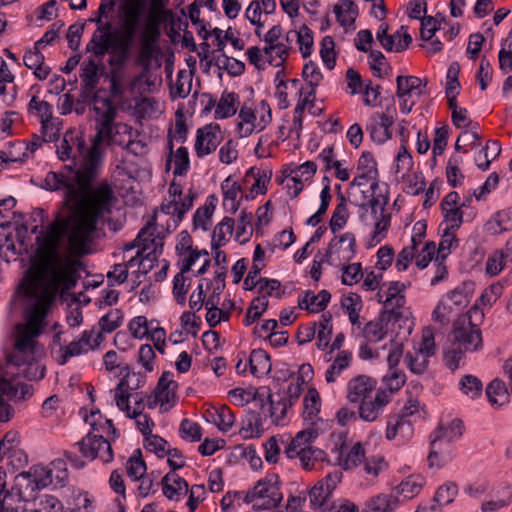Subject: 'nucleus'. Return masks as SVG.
<instances>
[{
  "mask_svg": "<svg viewBox=\"0 0 512 512\" xmlns=\"http://www.w3.org/2000/svg\"><path fill=\"white\" fill-rule=\"evenodd\" d=\"M66 222L52 221L45 233L36 237L37 247L31 257L30 266L17 287L47 309L60 289H73L80 278L78 268L82 266L81 261L71 260L60 251L63 238L67 236L72 254L82 257L90 254L88 246L96 234L93 232L81 248L71 242L72 225Z\"/></svg>",
  "mask_w": 512,
  "mask_h": 512,
  "instance_id": "1",
  "label": "nucleus"
},
{
  "mask_svg": "<svg viewBox=\"0 0 512 512\" xmlns=\"http://www.w3.org/2000/svg\"><path fill=\"white\" fill-rule=\"evenodd\" d=\"M84 162L85 158L77 168L74 161L73 165H65L62 172L50 171L44 180L48 190H66L63 204L68 207L69 214L65 217L57 213L53 221H67L71 224V242L81 248L90 235L97 232L99 222L112 214L118 202L112 185L106 179L95 186L93 183L97 179H93L89 185L81 187L76 177Z\"/></svg>",
  "mask_w": 512,
  "mask_h": 512,
  "instance_id": "2",
  "label": "nucleus"
},
{
  "mask_svg": "<svg viewBox=\"0 0 512 512\" xmlns=\"http://www.w3.org/2000/svg\"><path fill=\"white\" fill-rule=\"evenodd\" d=\"M11 305L14 309L20 308L26 319V326L19 332L13 356L10 362L20 366L25 364L27 359L33 358L35 338L41 333L42 322L45 319L48 309L38 304L20 290H16Z\"/></svg>",
  "mask_w": 512,
  "mask_h": 512,
  "instance_id": "3",
  "label": "nucleus"
},
{
  "mask_svg": "<svg viewBox=\"0 0 512 512\" xmlns=\"http://www.w3.org/2000/svg\"><path fill=\"white\" fill-rule=\"evenodd\" d=\"M119 126L121 124H96V135L91 139V147L86 153L85 162L76 177L82 188L100 176L104 160L102 144L106 143L108 146L118 144L116 135L119 131L116 128Z\"/></svg>",
  "mask_w": 512,
  "mask_h": 512,
  "instance_id": "4",
  "label": "nucleus"
},
{
  "mask_svg": "<svg viewBox=\"0 0 512 512\" xmlns=\"http://www.w3.org/2000/svg\"><path fill=\"white\" fill-rule=\"evenodd\" d=\"M282 499L279 476L269 474L259 480L252 490L245 493L243 502L252 503L254 510H268L277 507Z\"/></svg>",
  "mask_w": 512,
  "mask_h": 512,
  "instance_id": "5",
  "label": "nucleus"
},
{
  "mask_svg": "<svg viewBox=\"0 0 512 512\" xmlns=\"http://www.w3.org/2000/svg\"><path fill=\"white\" fill-rule=\"evenodd\" d=\"M473 314L483 318L482 311L473 306L468 313L460 315L453 323L452 335L455 342L459 343L464 351H478L483 347V339L480 328L472 322Z\"/></svg>",
  "mask_w": 512,
  "mask_h": 512,
  "instance_id": "6",
  "label": "nucleus"
},
{
  "mask_svg": "<svg viewBox=\"0 0 512 512\" xmlns=\"http://www.w3.org/2000/svg\"><path fill=\"white\" fill-rule=\"evenodd\" d=\"M45 488V481L36 482L30 470L19 473L14 480V485L4 495L2 499V507L7 510H13V504L20 501H28L34 497V493Z\"/></svg>",
  "mask_w": 512,
  "mask_h": 512,
  "instance_id": "7",
  "label": "nucleus"
},
{
  "mask_svg": "<svg viewBox=\"0 0 512 512\" xmlns=\"http://www.w3.org/2000/svg\"><path fill=\"white\" fill-rule=\"evenodd\" d=\"M342 471L335 470L318 481L309 491L311 506L318 512H330L334 508L332 492L342 479Z\"/></svg>",
  "mask_w": 512,
  "mask_h": 512,
  "instance_id": "8",
  "label": "nucleus"
},
{
  "mask_svg": "<svg viewBox=\"0 0 512 512\" xmlns=\"http://www.w3.org/2000/svg\"><path fill=\"white\" fill-rule=\"evenodd\" d=\"M81 454L90 460L100 458L104 463L113 460V450L110 442L102 435H95L89 432L81 441L77 443Z\"/></svg>",
  "mask_w": 512,
  "mask_h": 512,
  "instance_id": "9",
  "label": "nucleus"
},
{
  "mask_svg": "<svg viewBox=\"0 0 512 512\" xmlns=\"http://www.w3.org/2000/svg\"><path fill=\"white\" fill-rule=\"evenodd\" d=\"M390 401V394L385 389H378L374 397L359 402V417L366 422L376 421Z\"/></svg>",
  "mask_w": 512,
  "mask_h": 512,
  "instance_id": "10",
  "label": "nucleus"
},
{
  "mask_svg": "<svg viewBox=\"0 0 512 512\" xmlns=\"http://www.w3.org/2000/svg\"><path fill=\"white\" fill-rule=\"evenodd\" d=\"M220 132L219 124L210 123L197 130L195 140V151L199 158L214 152L221 142L218 136Z\"/></svg>",
  "mask_w": 512,
  "mask_h": 512,
  "instance_id": "11",
  "label": "nucleus"
},
{
  "mask_svg": "<svg viewBox=\"0 0 512 512\" xmlns=\"http://www.w3.org/2000/svg\"><path fill=\"white\" fill-rule=\"evenodd\" d=\"M112 24L105 22L98 25L93 33L90 42L87 44L86 50L92 52L96 57L104 56L109 50L116 33H111Z\"/></svg>",
  "mask_w": 512,
  "mask_h": 512,
  "instance_id": "12",
  "label": "nucleus"
},
{
  "mask_svg": "<svg viewBox=\"0 0 512 512\" xmlns=\"http://www.w3.org/2000/svg\"><path fill=\"white\" fill-rule=\"evenodd\" d=\"M124 13V34L134 38L140 19L146 10V1L121 0Z\"/></svg>",
  "mask_w": 512,
  "mask_h": 512,
  "instance_id": "13",
  "label": "nucleus"
},
{
  "mask_svg": "<svg viewBox=\"0 0 512 512\" xmlns=\"http://www.w3.org/2000/svg\"><path fill=\"white\" fill-rule=\"evenodd\" d=\"M377 381L366 375H358L348 383V399L352 403H359L371 397L375 391Z\"/></svg>",
  "mask_w": 512,
  "mask_h": 512,
  "instance_id": "14",
  "label": "nucleus"
},
{
  "mask_svg": "<svg viewBox=\"0 0 512 512\" xmlns=\"http://www.w3.org/2000/svg\"><path fill=\"white\" fill-rule=\"evenodd\" d=\"M356 252V239L353 233L346 232L339 238L334 237L328 244L325 256L331 257L337 254L339 259L344 261L351 260Z\"/></svg>",
  "mask_w": 512,
  "mask_h": 512,
  "instance_id": "15",
  "label": "nucleus"
},
{
  "mask_svg": "<svg viewBox=\"0 0 512 512\" xmlns=\"http://www.w3.org/2000/svg\"><path fill=\"white\" fill-rule=\"evenodd\" d=\"M129 330L131 331L132 336L136 339L147 337L153 342L164 344V340L166 338V332L162 327H156L149 333L148 321L145 316H137L133 318L129 323Z\"/></svg>",
  "mask_w": 512,
  "mask_h": 512,
  "instance_id": "16",
  "label": "nucleus"
},
{
  "mask_svg": "<svg viewBox=\"0 0 512 512\" xmlns=\"http://www.w3.org/2000/svg\"><path fill=\"white\" fill-rule=\"evenodd\" d=\"M133 42V38L124 34L122 38L114 36V40L110 46V50L107 53L116 55L108 59L110 66L123 67L130 56V49Z\"/></svg>",
  "mask_w": 512,
  "mask_h": 512,
  "instance_id": "17",
  "label": "nucleus"
},
{
  "mask_svg": "<svg viewBox=\"0 0 512 512\" xmlns=\"http://www.w3.org/2000/svg\"><path fill=\"white\" fill-rule=\"evenodd\" d=\"M167 147L169 149V155L166 160V171H168L171 167L172 158L174 155V176H184L188 172V169L190 167V159H189V153L186 147H179L176 152H173V140L170 138L167 143Z\"/></svg>",
  "mask_w": 512,
  "mask_h": 512,
  "instance_id": "18",
  "label": "nucleus"
},
{
  "mask_svg": "<svg viewBox=\"0 0 512 512\" xmlns=\"http://www.w3.org/2000/svg\"><path fill=\"white\" fill-rule=\"evenodd\" d=\"M465 426L462 420L453 419L448 426L439 425L437 429L430 435L431 446L436 445V442L446 439L448 442H453L459 439L464 432Z\"/></svg>",
  "mask_w": 512,
  "mask_h": 512,
  "instance_id": "19",
  "label": "nucleus"
},
{
  "mask_svg": "<svg viewBox=\"0 0 512 512\" xmlns=\"http://www.w3.org/2000/svg\"><path fill=\"white\" fill-rule=\"evenodd\" d=\"M318 435V429L314 425H311L307 429H304L296 434V436L285 448L284 453L288 458H295L294 452H296V450H300L301 448H309L310 443L316 439Z\"/></svg>",
  "mask_w": 512,
  "mask_h": 512,
  "instance_id": "20",
  "label": "nucleus"
},
{
  "mask_svg": "<svg viewBox=\"0 0 512 512\" xmlns=\"http://www.w3.org/2000/svg\"><path fill=\"white\" fill-rule=\"evenodd\" d=\"M239 95L235 92L224 91L216 105L214 112L215 119H227L237 112Z\"/></svg>",
  "mask_w": 512,
  "mask_h": 512,
  "instance_id": "21",
  "label": "nucleus"
},
{
  "mask_svg": "<svg viewBox=\"0 0 512 512\" xmlns=\"http://www.w3.org/2000/svg\"><path fill=\"white\" fill-rule=\"evenodd\" d=\"M216 201L217 198L215 195H209L205 204L195 211L193 215L194 229L202 228L204 231L208 230L209 223L216 208Z\"/></svg>",
  "mask_w": 512,
  "mask_h": 512,
  "instance_id": "22",
  "label": "nucleus"
},
{
  "mask_svg": "<svg viewBox=\"0 0 512 512\" xmlns=\"http://www.w3.org/2000/svg\"><path fill=\"white\" fill-rule=\"evenodd\" d=\"M336 19L341 26L352 25L358 17L357 4L352 0H341L333 9Z\"/></svg>",
  "mask_w": 512,
  "mask_h": 512,
  "instance_id": "23",
  "label": "nucleus"
},
{
  "mask_svg": "<svg viewBox=\"0 0 512 512\" xmlns=\"http://www.w3.org/2000/svg\"><path fill=\"white\" fill-rule=\"evenodd\" d=\"M80 77L82 80L81 93L87 97L98 84V67L93 59H89L84 64Z\"/></svg>",
  "mask_w": 512,
  "mask_h": 512,
  "instance_id": "24",
  "label": "nucleus"
},
{
  "mask_svg": "<svg viewBox=\"0 0 512 512\" xmlns=\"http://www.w3.org/2000/svg\"><path fill=\"white\" fill-rule=\"evenodd\" d=\"M415 91L416 89L403 81L401 76L396 77V96L400 101V110L403 114H409L415 106L416 102L412 100Z\"/></svg>",
  "mask_w": 512,
  "mask_h": 512,
  "instance_id": "25",
  "label": "nucleus"
},
{
  "mask_svg": "<svg viewBox=\"0 0 512 512\" xmlns=\"http://www.w3.org/2000/svg\"><path fill=\"white\" fill-rule=\"evenodd\" d=\"M397 506V499H394L392 493L379 494L365 502L363 512H393Z\"/></svg>",
  "mask_w": 512,
  "mask_h": 512,
  "instance_id": "26",
  "label": "nucleus"
},
{
  "mask_svg": "<svg viewBox=\"0 0 512 512\" xmlns=\"http://www.w3.org/2000/svg\"><path fill=\"white\" fill-rule=\"evenodd\" d=\"M420 490L421 484L416 478L410 476L393 489L392 495L394 499H397V504L399 505L403 501L412 499Z\"/></svg>",
  "mask_w": 512,
  "mask_h": 512,
  "instance_id": "27",
  "label": "nucleus"
},
{
  "mask_svg": "<svg viewBox=\"0 0 512 512\" xmlns=\"http://www.w3.org/2000/svg\"><path fill=\"white\" fill-rule=\"evenodd\" d=\"M270 355L263 349L258 348L252 350L249 357L250 372L253 376L259 373H268L271 371L272 365Z\"/></svg>",
  "mask_w": 512,
  "mask_h": 512,
  "instance_id": "28",
  "label": "nucleus"
},
{
  "mask_svg": "<svg viewBox=\"0 0 512 512\" xmlns=\"http://www.w3.org/2000/svg\"><path fill=\"white\" fill-rule=\"evenodd\" d=\"M331 294L327 290H321L317 295H315L312 291L308 290L305 292L303 299H299L298 306L301 309L310 310V305H317L318 310H324L328 303L330 302ZM312 312L316 310L312 309Z\"/></svg>",
  "mask_w": 512,
  "mask_h": 512,
  "instance_id": "29",
  "label": "nucleus"
},
{
  "mask_svg": "<svg viewBox=\"0 0 512 512\" xmlns=\"http://www.w3.org/2000/svg\"><path fill=\"white\" fill-rule=\"evenodd\" d=\"M221 188L224 196L223 204L225 207L229 206V211L234 214L240 206V201H237V194L242 191V187L237 182L231 183V178L227 177L222 182Z\"/></svg>",
  "mask_w": 512,
  "mask_h": 512,
  "instance_id": "30",
  "label": "nucleus"
},
{
  "mask_svg": "<svg viewBox=\"0 0 512 512\" xmlns=\"http://www.w3.org/2000/svg\"><path fill=\"white\" fill-rule=\"evenodd\" d=\"M304 405V419L310 420L311 425L315 426V419L320 412V395L315 388L308 390V393L303 400Z\"/></svg>",
  "mask_w": 512,
  "mask_h": 512,
  "instance_id": "31",
  "label": "nucleus"
},
{
  "mask_svg": "<svg viewBox=\"0 0 512 512\" xmlns=\"http://www.w3.org/2000/svg\"><path fill=\"white\" fill-rule=\"evenodd\" d=\"M352 353L347 350H342L338 353L333 363L328 367L325 373V380L332 383L336 380V376L346 369L351 362Z\"/></svg>",
  "mask_w": 512,
  "mask_h": 512,
  "instance_id": "32",
  "label": "nucleus"
},
{
  "mask_svg": "<svg viewBox=\"0 0 512 512\" xmlns=\"http://www.w3.org/2000/svg\"><path fill=\"white\" fill-rule=\"evenodd\" d=\"M486 395L492 406H502L508 398L507 388L503 381L495 379L486 387Z\"/></svg>",
  "mask_w": 512,
  "mask_h": 512,
  "instance_id": "33",
  "label": "nucleus"
},
{
  "mask_svg": "<svg viewBox=\"0 0 512 512\" xmlns=\"http://www.w3.org/2000/svg\"><path fill=\"white\" fill-rule=\"evenodd\" d=\"M18 390L5 378H0V421H8L13 411L12 407L4 401L3 396L16 397Z\"/></svg>",
  "mask_w": 512,
  "mask_h": 512,
  "instance_id": "34",
  "label": "nucleus"
},
{
  "mask_svg": "<svg viewBox=\"0 0 512 512\" xmlns=\"http://www.w3.org/2000/svg\"><path fill=\"white\" fill-rule=\"evenodd\" d=\"M147 240H143V247L141 250H139L135 257L131 258L127 265L133 266L134 263L139 260V265L142 266L143 272L148 273L155 265V263L158 261V252H157V246L153 248L152 251L148 252L146 255H143V252L149 248V245L146 244Z\"/></svg>",
  "mask_w": 512,
  "mask_h": 512,
  "instance_id": "35",
  "label": "nucleus"
},
{
  "mask_svg": "<svg viewBox=\"0 0 512 512\" xmlns=\"http://www.w3.org/2000/svg\"><path fill=\"white\" fill-rule=\"evenodd\" d=\"M268 299L267 296H258L255 299L252 300L250 303L245 318L243 320V323L245 326L252 325L255 321H257L262 314L267 310L268 308Z\"/></svg>",
  "mask_w": 512,
  "mask_h": 512,
  "instance_id": "36",
  "label": "nucleus"
},
{
  "mask_svg": "<svg viewBox=\"0 0 512 512\" xmlns=\"http://www.w3.org/2000/svg\"><path fill=\"white\" fill-rule=\"evenodd\" d=\"M493 220L495 225L498 227L496 229L492 222L487 223V229L491 231L493 234H500L505 231H509L512 229V207H509L505 210H501L495 213L493 216Z\"/></svg>",
  "mask_w": 512,
  "mask_h": 512,
  "instance_id": "37",
  "label": "nucleus"
},
{
  "mask_svg": "<svg viewBox=\"0 0 512 512\" xmlns=\"http://www.w3.org/2000/svg\"><path fill=\"white\" fill-rule=\"evenodd\" d=\"M302 77L309 84L310 91L308 92V96H315L316 88L318 87L320 81L323 78L321 71L318 66L313 61H308L302 70Z\"/></svg>",
  "mask_w": 512,
  "mask_h": 512,
  "instance_id": "38",
  "label": "nucleus"
},
{
  "mask_svg": "<svg viewBox=\"0 0 512 512\" xmlns=\"http://www.w3.org/2000/svg\"><path fill=\"white\" fill-rule=\"evenodd\" d=\"M459 389L466 396L470 397L471 399H475L481 396L483 391V384L479 378L468 374L461 378L459 382Z\"/></svg>",
  "mask_w": 512,
  "mask_h": 512,
  "instance_id": "39",
  "label": "nucleus"
},
{
  "mask_svg": "<svg viewBox=\"0 0 512 512\" xmlns=\"http://www.w3.org/2000/svg\"><path fill=\"white\" fill-rule=\"evenodd\" d=\"M123 313L120 309H112L99 319V331L111 333L121 326Z\"/></svg>",
  "mask_w": 512,
  "mask_h": 512,
  "instance_id": "40",
  "label": "nucleus"
},
{
  "mask_svg": "<svg viewBox=\"0 0 512 512\" xmlns=\"http://www.w3.org/2000/svg\"><path fill=\"white\" fill-rule=\"evenodd\" d=\"M406 289V285L400 281H392L389 283V287L386 293V299L384 300V306L389 307L393 305L395 300V306L401 308L405 304V296L402 292Z\"/></svg>",
  "mask_w": 512,
  "mask_h": 512,
  "instance_id": "41",
  "label": "nucleus"
},
{
  "mask_svg": "<svg viewBox=\"0 0 512 512\" xmlns=\"http://www.w3.org/2000/svg\"><path fill=\"white\" fill-rule=\"evenodd\" d=\"M332 314L330 312H325L321 315V320L319 322V331L317 334V347L319 349H324L329 345L330 338L332 335Z\"/></svg>",
  "mask_w": 512,
  "mask_h": 512,
  "instance_id": "42",
  "label": "nucleus"
},
{
  "mask_svg": "<svg viewBox=\"0 0 512 512\" xmlns=\"http://www.w3.org/2000/svg\"><path fill=\"white\" fill-rule=\"evenodd\" d=\"M357 169L362 171L359 178L368 180V178L378 177L377 163L371 152L365 151L362 153L358 161Z\"/></svg>",
  "mask_w": 512,
  "mask_h": 512,
  "instance_id": "43",
  "label": "nucleus"
},
{
  "mask_svg": "<svg viewBox=\"0 0 512 512\" xmlns=\"http://www.w3.org/2000/svg\"><path fill=\"white\" fill-rule=\"evenodd\" d=\"M29 109L36 110L41 117V129L44 132L52 119V105L46 101H40L33 96L28 104Z\"/></svg>",
  "mask_w": 512,
  "mask_h": 512,
  "instance_id": "44",
  "label": "nucleus"
},
{
  "mask_svg": "<svg viewBox=\"0 0 512 512\" xmlns=\"http://www.w3.org/2000/svg\"><path fill=\"white\" fill-rule=\"evenodd\" d=\"M294 36L296 37L297 42L300 46L302 57H309L312 53V48L314 44L312 30L307 25L303 24L298 30V32L294 33Z\"/></svg>",
  "mask_w": 512,
  "mask_h": 512,
  "instance_id": "45",
  "label": "nucleus"
},
{
  "mask_svg": "<svg viewBox=\"0 0 512 512\" xmlns=\"http://www.w3.org/2000/svg\"><path fill=\"white\" fill-rule=\"evenodd\" d=\"M320 56L325 66L332 70L336 65L335 42L332 36L323 37L320 43Z\"/></svg>",
  "mask_w": 512,
  "mask_h": 512,
  "instance_id": "46",
  "label": "nucleus"
},
{
  "mask_svg": "<svg viewBox=\"0 0 512 512\" xmlns=\"http://www.w3.org/2000/svg\"><path fill=\"white\" fill-rule=\"evenodd\" d=\"M302 393V385L300 383H291L287 390L285 391L284 396H282L278 400V404L282 405V409L280 412V417H285L287 414V410L289 407H292L294 403L298 400Z\"/></svg>",
  "mask_w": 512,
  "mask_h": 512,
  "instance_id": "47",
  "label": "nucleus"
},
{
  "mask_svg": "<svg viewBox=\"0 0 512 512\" xmlns=\"http://www.w3.org/2000/svg\"><path fill=\"white\" fill-rule=\"evenodd\" d=\"M363 334L368 340L381 341L387 334V324L381 321V316L379 315L377 320L366 323Z\"/></svg>",
  "mask_w": 512,
  "mask_h": 512,
  "instance_id": "48",
  "label": "nucleus"
},
{
  "mask_svg": "<svg viewBox=\"0 0 512 512\" xmlns=\"http://www.w3.org/2000/svg\"><path fill=\"white\" fill-rule=\"evenodd\" d=\"M159 47L157 44L149 43L141 40V49L137 58V64L141 65L143 68V73L148 72L150 70L151 62L154 57V53L158 52Z\"/></svg>",
  "mask_w": 512,
  "mask_h": 512,
  "instance_id": "49",
  "label": "nucleus"
},
{
  "mask_svg": "<svg viewBox=\"0 0 512 512\" xmlns=\"http://www.w3.org/2000/svg\"><path fill=\"white\" fill-rule=\"evenodd\" d=\"M146 463L141 457V450L137 449L127 462V474L134 480H140L146 472Z\"/></svg>",
  "mask_w": 512,
  "mask_h": 512,
  "instance_id": "50",
  "label": "nucleus"
},
{
  "mask_svg": "<svg viewBox=\"0 0 512 512\" xmlns=\"http://www.w3.org/2000/svg\"><path fill=\"white\" fill-rule=\"evenodd\" d=\"M222 58L223 59H220V57H218L215 61V65L219 69L226 70L228 72V74L233 77L240 76L244 73V71H245L244 62L234 59V58H230L225 54L222 55Z\"/></svg>",
  "mask_w": 512,
  "mask_h": 512,
  "instance_id": "51",
  "label": "nucleus"
},
{
  "mask_svg": "<svg viewBox=\"0 0 512 512\" xmlns=\"http://www.w3.org/2000/svg\"><path fill=\"white\" fill-rule=\"evenodd\" d=\"M256 430V437H260L263 432V423L261 415L255 411H249L247 415L246 424L242 427L241 433H244V438L253 437V429Z\"/></svg>",
  "mask_w": 512,
  "mask_h": 512,
  "instance_id": "52",
  "label": "nucleus"
},
{
  "mask_svg": "<svg viewBox=\"0 0 512 512\" xmlns=\"http://www.w3.org/2000/svg\"><path fill=\"white\" fill-rule=\"evenodd\" d=\"M406 363L410 371L414 374H423L428 367V356L421 352L415 351L414 354L408 352L405 357Z\"/></svg>",
  "mask_w": 512,
  "mask_h": 512,
  "instance_id": "53",
  "label": "nucleus"
},
{
  "mask_svg": "<svg viewBox=\"0 0 512 512\" xmlns=\"http://www.w3.org/2000/svg\"><path fill=\"white\" fill-rule=\"evenodd\" d=\"M457 493V485L452 482H446L437 489L434 496V501L440 506L448 505L453 502Z\"/></svg>",
  "mask_w": 512,
  "mask_h": 512,
  "instance_id": "54",
  "label": "nucleus"
},
{
  "mask_svg": "<svg viewBox=\"0 0 512 512\" xmlns=\"http://www.w3.org/2000/svg\"><path fill=\"white\" fill-rule=\"evenodd\" d=\"M162 19L160 17H152L150 16L144 31L141 36V40L157 44L158 40L160 38L161 32H160V23Z\"/></svg>",
  "mask_w": 512,
  "mask_h": 512,
  "instance_id": "55",
  "label": "nucleus"
},
{
  "mask_svg": "<svg viewBox=\"0 0 512 512\" xmlns=\"http://www.w3.org/2000/svg\"><path fill=\"white\" fill-rule=\"evenodd\" d=\"M343 308L347 311L350 322L355 325L359 321L361 298L358 294L351 293L342 301Z\"/></svg>",
  "mask_w": 512,
  "mask_h": 512,
  "instance_id": "56",
  "label": "nucleus"
},
{
  "mask_svg": "<svg viewBox=\"0 0 512 512\" xmlns=\"http://www.w3.org/2000/svg\"><path fill=\"white\" fill-rule=\"evenodd\" d=\"M201 431V426L198 423L187 418H184L180 423L179 434L183 439L191 438V441L198 442L202 437Z\"/></svg>",
  "mask_w": 512,
  "mask_h": 512,
  "instance_id": "57",
  "label": "nucleus"
},
{
  "mask_svg": "<svg viewBox=\"0 0 512 512\" xmlns=\"http://www.w3.org/2000/svg\"><path fill=\"white\" fill-rule=\"evenodd\" d=\"M365 457V450L361 443H356L348 452L346 457L340 462L344 470L357 467Z\"/></svg>",
  "mask_w": 512,
  "mask_h": 512,
  "instance_id": "58",
  "label": "nucleus"
},
{
  "mask_svg": "<svg viewBox=\"0 0 512 512\" xmlns=\"http://www.w3.org/2000/svg\"><path fill=\"white\" fill-rule=\"evenodd\" d=\"M74 130L69 129L64 133V136L60 142V145L57 146V155L60 160L66 161L69 159L76 160V156L72 155L73 149V138Z\"/></svg>",
  "mask_w": 512,
  "mask_h": 512,
  "instance_id": "59",
  "label": "nucleus"
},
{
  "mask_svg": "<svg viewBox=\"0 0 512 512\" xmlns=\"http://www.w3.org/2000/svg\"><path fill=\"white\" fill-rule=\"evenodd\" d=\"M85 348L91 350L98 347L103 341V334L101 331L93 327L90 331H84L81 337L77 340Z\"/></svg>",
  "mask_w": 512,
  "mask_h": 512,
  "instance_id": "60",
  "label": "nucleus"
},
{
  "mask_svg": "<svg viewBox=\"0 0 512 512\" xmlns=\"http://www.w3.org/2000/svg\"><path fill=\"white\" fill-rule=\"evenodd\" d=\"M38 512H74L66 510L61 501L53 495H44L39 502Z\"/></svg>",
  "mask_w": 512,
  "mask_h": 512,
  "instance_id": "61",
  "label": "nucleus"
},
{
  "mask_svg": "<svg viewBox=\"0 0 512 512\" xmlns=\"http://www.w3.org/2000/svg\"><path fill=\"white\" fill-rule=\"evenodd\" d=\"M371 139L377 144H383L392 137L391 130H386L378 124V121L372 118L371 123L367 126Z\"/></svg>",
  "mask_w": 512,
  "mask_h": 512,
  "instance_id": "62",
  "label": "nucleus"
},
{
  "mask_svg": "<svg viewBox=\"0 0 512 512\" xmlns=\"http://www.w3.org/2000/svg\"><path fill=\"white\" fill-rule=\"evenodd\" d=\"M348 218H349L348 208L342 207V206H336L333 211L330 223H329V227H330L332 233H336L337 231L342 229L345 226V224L347 223Z\"/></svg>",
  "mask_w": 512,
  "mask_h": 512,
  "instance_id": "63",
  "label": "nucleus"
},
{
  "mask_svg": "<svg viewBox=\"0 0 512 512\" xmlns=\"http://www.w3.org/2000/svg\"><path fill=\"white\" fill-rule=\"evenodd\" d=\"M383 381L389 389L388 393L391 395L392 393L399 391L404 386L406 376L403 371L395 369L390 375L385 376Z\"/></svg>",
  "mask_w": 512,
  "mask_h": 512,
  "instance_id": "64",
  "label": "nucleus"
}]
</instances>
